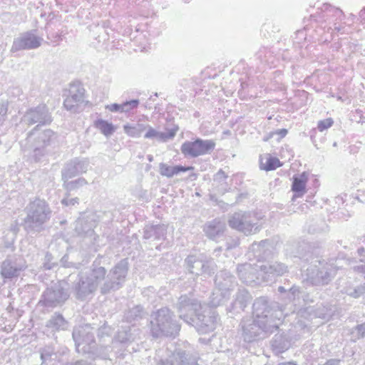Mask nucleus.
<instances>
[{"instance_id":"nucleus-53","label":"nucleus","mask_w":365,"mask_h":365,"mask_svg":"<svg viewBox=\"0 0 365 365\" xmlns=\"http://www.w3.org/2000/svg\"><path fill=\"white\" fill-rule=\"evenodd\" d=\"M360 24L365 28V7L359 13Z\"/></svg>"},{"instance_id":"nucleus-16","label":"nucleus","mask_w":365,"mask_h":365,"mask_svg":"<svg viewBox=\"0 0 365 365\" xmlns=\"http://www.w3.org/2000/svg\"><path fill=\"white\" fill-rule=\"evenodd\" d=\"M260 264L245 263L237 267V274L242 282L248 284H259L264 282L263 276L261 274Z\"/></svg>"},{"instance_id":"nucleus-49","label":"nucleus","mask_w":365,"mask_h":365,"mask_svg":"<svg viewBox=\"0 0 365 365\" xmlns=\"http://www.w3.org/2000/svg\"><path fill=\"white\" fill-rule=\"evenodd\" d=\"M106 108L111 112H120L121 113V104L113 103L107 105Z\"/></svg>"},{"instance_id":"nucleus-62","label":"nucleus","mask_w":365,"mask_h":365,"mask_svg":"<svg viewBox=\"0 0 365 365\" xmlns=\"http://www.w3.org/2000/svg\"><path fill=\"white\" fill-rule=\"evenodd\" d=\"M150 290V288H148V289H147L144 290L143 293H144V294H145V293H146V292H149Z\"/></svg>"},{"instance_id":"nucleus-2","label":"nucleus","mask_w":365,"mask_h":365,"mask_svg":"<svg viewBox=\"0 0 365 365\" xmlns=\"http://www.w3.org/2000/svg\"><path fill=\"white\" fill-rule=\"evenodd\" d=\"M179 317L189 324H195L197 331L200 334H207L212 331L217 325L218 316L215 311L211 309L203 310L202 304L196 299L186 295L181 296L177 304Z\"/></svg>"},{"instance_id":"nucleus-27","label":"nucleus","mask_w":365,"mask_h":365,"mask_svg":"<svg viewBox=\"0 0 365 365\" xmlns=\"http://www.w3.org/2000/svg\"><path fill=\"white\" fill-rule=\"evenodd\" d=\"M96 225L93 214L81 216L75 223V231L78 235L91 236Z\"/></svg>"},{"instance_id":"nucleus-57","label":"nucleus","mask_w":365,"mask_h":365,"mask_svg":"<svg viewBox=\"0 0 365 365\" xmlns=\"http://www.w3.org/2000/svg\"><path fill=\"white\" fill-rule=\"evenodd\" d=\"M157 365H173V361L172 360H171V361H169L167 359L166 360L161 359L157 364Z\"/></svg>"},{"instance_id":"nucleus-21","label":"nucleus","mask_w":365,"mask_h":365,"mask_svg":"<svg viewBox=\"0 0 365 365\" xmlns=\"http://www.w3.org/2000/svg\"><path fill=\"white\" fill-rule=\"evenodd\" d=\"M22 120L27 125L48 124L51 122V117L47 107L45 105H40L27 111Z\"/></svg>"},{"instance_id":"nucleus-23","label":"nucleus","mask_w":365,"mask_h":365,"mask_svg":"<svg viewBox=\"0 0 365 365\" xmlns=\"http://www.w3.org/2000/svg\"><path fill=\"white\" fill-rule=\"evenodd\" d=\"M274 247L272 242L268 240H262L259 243L254 242L250 247L248 252L249 257L252 256L260 264L261 261L270 258L273 255Z\"/></svg>"},{"instance_id":"nucleus-12","label":"nucleus","mask_w":365,"mask_h":365,"mask_svg":"<svg viewBox=\"0 0 365 365\" xmlns=\"http://www.w3.org/2000/svg\"><path fill=\"white\" fill-rule=\"evenodd\" d=\"M215 148L212 140L197 138L194 141H185L180 148L181 153L186 158H197L211 153Z\"/></svg>"},{"instance_id":"nucleus-31","label":"nucleus","mask_w":365,"mask_h":365,"mask_svg":"<svg viewBox=\"0 0 365 365\" xmlns=\"http://www.w3.org/2000/svg\"><path fill=\"white\" fill-rule=\"evenodd\" d=\"M307 180L308 177L305 173L299 176H294L292 185V190L294 192L293 198L300 197L306 192Z\"/></svg>"},{"instance_id":"nucleus-13","label":"nucleus","mask_w":365,"mask_h":365,"mask_svg":"<svg viewBox=\"0 0 365 365\" xmlns=\"http://www.w3.org/2000/svg\"><path fill=\"white\" fill-rule=\"evenodd\" d=\"M89 325L80 326L73 331V339L78 352L90 353L95 346L93 334Z\"/></svg>"},{"instance_id":"nucleus-9","label":"nucleus","mask_w":365,"mask_h":365,"mask_svg":"<svg viewBox=\"0 0 365 365\" xmlns=\"http://www.w3.org/2000/svg\"><path fill=\"white\" fill-rule=\"evenodd\" d=\"M237 285L235 277L227 270L219 272L215 278V290L210 297L212 307H218L227 302Z\"/></svg>"},{"instance_id":"nucleus-7","label":"nucleus","mask_w":365,"mask_h":365,"mask_svg":"<svg viewBox=\"0 0 365 365\" xmlns=\"http://www.w3.org/2000/svg\"><path fill=\"white\" fill-rule=\"evenodd\" d=\"M180 329V325L174 319L173 313L168 308H161L152 314L150 331L153 337L175 336Z\"/></svg>"},{"instance_id":"nucleus-45","label":"nucleus","mask_w":365,"mask_h":365,"mask_svg":"<svg viewBox=\"0 0 365 365\" xmlns=\"http://www.w3.org/2000/svg\"><path fill=\"white\" fill-rule=\"evenodd\" d=\"M333 120L331 118H327L319 121L317 128L319 131L322 132L333 125Z\"/></svg>"},{"instance_id":"nucleus-63","label":"nucleus","mask_w":365,"mask_h":365,"mask_svg":"<svg viewBox=\"0 0 365 365\" xmlns=\"http://www.w3.org/2000/svg\"><path fill=\"white\" fill-rule=\"evenodd\" d=\"M309 232H315V230H311V229H309Z\"/></svg>"},{"instance_id":"nucleus-22","label":"nucleus","mask_w":365,"mask_h":365,"mask_svg":"<svg viewBox=\"0 0 365 365\" xmlns=\"http://www.w3.org/2000/svg\"><path fill=\"white\" fill-rule=\"evenodd\" d=\"M26 267L25 262L21 258L8 257L1 264V274L4 279L17 277Z\"/></svg>"},{"instance_id":"nucleus-15","label":"nucleus","mask_w":365,"mask_h":365,"mask_svg":"<svg viewBox=\"0 0 365 365\" xmlns=\"http://www.w3.org/2000/svg\"><path fill=\"white\" fill-rule=\"evenodd\" d=\"M37 31L33 29L24 32L13 41L11 52L14 53L21 50H32L41 46L43 38L36 34Z\"/></svg>"},{"instance_id":"nucleus-10","label":"nucleus","mask_w":365,"mask_h":365,"mask_svg":"<svg viewBox=\"0 0 365 365\" xmlns=\"http://www.w3.org/2000/svg\"><path fill=\"white\" fill-rule=\"evenodd\" d=\"M260 219L255 212L239 211L230 215L227 222L232 229L251 235L261 230Z\"/></svg>"},{"instance_id":"nucleus-52","label":"nucleus","mask_w":365,"mask_h":365,"mask_svg":"<svg viewBox=\"0 0 365 365\" xmlns=\"http://www.w3.org/2000/svg\"><path fill=\"white\" fill-rule=\"evenodd\" d=\"M7 113V107L4 104H0V123L4 120V117Z\"/></svg>"},{"instance_id":"nucleus-47","label":"nucleus","mask_w":365,"mask_h":365,"mask_svg":"<svg viewBox=\"0 0 365 365\" xmlns=\"http://www.w3.org/2000/svg\"><path fill=\"white\" fill-rule=\"evenodd\" d=\"M62 205L65 206H73L77 204H78V197H73V198H63L61 200Z\"/></svg>"},{"instance_id":"nucleus-3","label":"nucleus","mask_w":365,"mask_h":365,"mask_svg":"<svg viewBox=\"0 0 365 365\" xmlns=\"http://www.w3.org/2000/svg\"><path fill=\"white\" fill-rule=\"evenodd\" d=\"M312 16L316 18L319 29L325 33V36L322 38L324 42L332 40L334 35L349 34L352 31L354 16L351 15V23H346L344 21L345 16L343 11L330 4H324L320 11Z\"/></svg>"},{"instance_id":"nucleus-26","label":"nucleus","mask_w":365,"mask_h":365,"mask_svg":"<svg viewBox=\"0 0 365 365\" xmlns=\"http://www.w3.org/2000/svg\"><path fill=\"white\" fill-rule=\"evenodd\" d=\"M251 300L252 296L250 292L246 289L240 288L234 295L233 301L227 309L234 314L240 313L245 311Z\"/></svg>"},{"instance_id":"nucleus-50","label":"nucleus","mask_w":365,"mask_h":365,"mask_svg":"<svg viewBox=\"0 0 365 365\" xmlns=\"http://www.w3.org/2000/svg\"><path fill=\"white\" fill-rule=\"evenodd\" d=\"M287 134V130L285 128L277 130L271 133V135H277L279 136L278 139H282L286 136Z\"/></svg>"},{"instance_id":"nucleus-44","label":"nucleus","mask_w":365,"mask_h":365,"mask_svg":"<svg viewBox=\"0 0 365 365\" xmlns=\"http://www.w3.org/2000/svg\"><path fill=\"white\" fill-rule=\"evenodd\" d=\"M316 314L319 318H321V319H323L325 320H329V318L331 317V312L330 310H329L328 309L325 308L324 307H323L322 308L319 307L317 309Z\"/></svg>"},{"instance_id":"nucleus-25","label":"nucleus","mask_w":365,"mask_h":365,"mask_svg":"<svg viewBox=\"0 0 365 365\" xmlns=\"http://www.w3.org/2000/svg\"><path fill=\"white\" fill-rule=\"evenodd\" d=\"M260 272L262 274L264 282H267L274 277L282 276L288 272V267L280 262H272L270 263H260Z\"/></svg>"},{"instance_id":"nucleus-33","label":"nucleus","mask_w":365,"mask_h":365,"mask_svg":"<svg viewBox=\"0 0 365 365\" xmlns=\"http://www.w3.org/2000/svg\"><path fill=\"white\" fill-rule=\"evenodd\" d=\"M148 128V124H144L138 121L136 123H126L123 125L124 133L131 138H140L142 133Z\"/></svg>"},{"instance_id":"nucleus-1","label":"nucleus","mask_w":365,"mask_h":365,"mask_svg":"<svg viewBox=\"0 0 365 365\" xmlns=\"http://www.w3.org/2000/svg\"><path fill=\"white\" fill-rule=\"evenodd\" d=\"M288 315L278 303H269L266 297L256 299L252 304V317H244L240 323L241 337L251 343L267 337L277 329L282 319Z\"/></svg>"},{"instance_id":"nucleus-30","label":"nucleus","mask_w":365,"mask_h":365,"mask_svg":"<svg viewBox=\"0 0 365 365\" xmlns=\"http://www.w3.org/2000/svg\"><path fill=\"white\" fill-rule=\"evenodd\" d=\"M173 365H198L197 357L182 349H176L172 354Z\"/></svg>"},{"instance_id":"nucleus-39","label":"nucleus","mask_w":365,"mask_h":365,"mask_svg":"<svg viewBox=\"0 0 365 365\" xmlns=\"http://www.w3.org/2000/svg\"><path fill=\"white\" fill-rule=\"evenodd\" d=\"M95 125L107 137L111 135L115 131V128L112 123L102 119L97 120L95 123Z\"/></svg>"},{"instance_id":"nucleus-34","label":"nucleus","mask_w":365,"mask_h":365,"mask_svg":"<svg viewBox=\"0 0 365 365\" xmlns=\"http://www.w3.org/2000/svg\"><path fill=\"white\" fill-rule=\"evenodd\" d=\"M166 235V227L164 225H156L146 226L144 229V238H155L160 240L163 238Z\"/></svg>"},{"instance_id":"nucleus-56","label":"nucleus","mask_w":365,"mask_h":365,"mask_svg":"<svg viewBox=\"0 0 365 365\" xmlns=\"http://www.w3.org/2000/svg\"><path fill=\"white\" fill-rule=\"evenodd\" d=\"M355 53H359L361 56H365V48L359 45V47L356 48Z\"/></svg>"},{"instance_id":"nucleus-58","label":"nucleus","mask_w":365,"mask_h":365,"mask_svg":"<svg viewBox=\"0 0 365 365\" xmlns=\"http://www.w3.org/2000/svg\"><path fill=\"white\" fill-rule=\"evenodd\" d=\"M324 365H340V361L335 359H331L328 361Z\"/></svg>"},{"instance_id":"nucleus-32","label":"nucleus","mask_w":365,"mask_h":365,"mask_svg":"<svg viewBox=\"0 0 365 365\" xmlns=\"http://www.w3.org/2000/svg\"><path fill=\"white\" fill-rule=\"evenodd\" d=\"M192 169V167H186L182 165L170 166L163 163H161L159 165V171L160 175L167 178H172L180 173H185Z\"/></svg>"},{"instance_id":"nucleus-42","label":"nucleus","mask_w":365,"mask_h":365,"mask_svg":"<svg viewBox=\"0 0 365 365\" xmlns=\"http://www.w3.org/2000/svg\"><path fill=\"white\" fill-rule=\"evenodd\" d=\"M139 105L138 100H131L128 101H125L121 103V113H128L130 110L135 109L138 108Z\"/></svg>"},{"instance_id":"nucleus-29","label":"nucleus","mask_w":365,"mask_h":365,"mask_svg":"<svg viewBox=\"0 0 365 365\" xmlns=\"http://www.w3.org/2000/svg\"><path fill=\"white\" fill-rule=\"evenodd\" d=\"M166 132L158 131L148 124V128L146 129L144 138L146 139H156L160 142H167L175 136L178 128L166 129Z\"/></svg>"},{"instance_id":"nucleus-28","label":"nucleus","mask_w":365,"mask_h":365,"mask_svg":"<svg viewBox=\"0 0 365 365\" xmlns=\"http://www.w3.org/2000/svg\"><path fill=\"white\" fill-rule=\"evenodd\" d=\"M225 229V222L219 218H215L205 223L203 231L209 239L216 240L224 235Z\"/></svg>"},{"instance_id":"nucleus-48","label":"nucleus","mask_w":365,"mask_h":365,"mask_svg":"<svg viewBox=\"0 0 365 365\" xmlns=\"http://www.w3.org/2000/svg\"><path fill=\"white\" fill-rule=\"evenodd\" d=\"M269 53L270 52L268 51L267 48H264L259 51V52L257 53V56H258V58L262 61H267L268 58H267V54H268V53L269 54Z\"/></svg>"},{"instance_id":"nucleus-8","label":"nucleus","mask_w":365,"mask_h":365,"mask_svg":"<svg viewBox=\"0 0 365 365\" xmlns=\"http://www.w3.org/2000/svg\"><path fill=\"white\" fill-rule=\"evenodd\" d=\"M336 269L324 260L312 259L303 274L304 281L312 285L328 284L336 275Z\"/></svg>"},{"instance_id":"nucleus-6","label":"nucleus","mask_w":365,"mask_h":365,"mask_svg":"<svg viewBox=\"0 0 365 365\" xmlns=\"http://www.w3.org/2000/svg\"><path fill=\"white\" fill-rule=\"evenodd\" d=\"M25 210L26 217L24 220V227L28 233L42 231L44 225L51 216V210L48 203L39 198L30 202Z\"/></svg>"},{"instance_id":"nucleus-41","label":"nucleus","mask_w":365,"mask_h":365,"mask_svg":"<svg viewBox=\"0 0 365 365\" xmlns=\"http://www.w3.org/2000/svg\"><path fill=\"white\" fill-rule=\"evenodd\" d=\"M65 184V187L67 190H75L79 187H81L84 185H86L87 184V181L83 178H78V180H73V181H66V182H64Z\"/></svg>"},{"instance_id":"nucleus-5","label":"nucleus","mask_w":365,"mask_h":365,"mask_svg":"<svg viewBox=\"0 0 365 365\" xmlns=\"http://www.w3.org/2000/svg\"><path fill=\"white\" fill-rule=\"evenodd\" d=\"M106 269L103 267H94L89 274H80L70 275L68 280L72 282V290L79 300H86L93 295L99 284L105 279Z\"/></svg>"},{"instance_id":"nucleus-40","label":"nucleus","mask_w":365,"mask_h":365,"mask_svg":"<svg viewBox=\"0 0 365 365\" xmlns=\"http://www.w3.org/2000/svg\"><path fill=\"white\" fill-rule=\"evenodd\" d=\"M281 166L280 161L278 158L269 156L266 161L263 169L265 170H273Z\"/></svg>"},{"instance_id":"nucleus-36","label":"nucleus","mask_w":365,"mask_h":365,"mask_svg":"<svg viewBox=\"0 0 365 365\" xmlns=\"http://www.w3.org/2000/svg\"><path fill=\"white\" fill-rule=\"evenodd\" d=\"M46 327L52 331L63 330L67 327V322L61 314H54L47 322Z\"/></svg>"},{"instance_id":"nucleus-61","label":"nucleus","mask_w":365,"mask_h":365,"mask_svg":"<svg viewBox=\"0 0 365 365\" xmlns=\"http://www.w3.org/2000/svg\"><path fill=\"white\" fill-rule=\"evenodd\" d=\"M223 134L226 135H231V131L230 130H226L223 131Z\"/></svg>"},{"instance_id":"nucleus-46","label":"nucleus","mask_w":365,"mask_h":365,"mask_svg":"<svg viewBox=\"0 0 365 365\" xmlns=\"http://www.w3.org/2000/svg\"><path fill=\"white\" fill-rule=\"evenodd\" d=\"M227 175L225 173V172L222 170H220L214 176V181L218 182H225L227 179Z\"/></svg>"},{"instance_id":"nucleus-14","label":"nucleus","mask_w":365,"mask_h":365,"mask_svg":"<svg viewBox=\"0 0 365 365\" xmlns=\"http://www.w3.org/2000/svg\"><path fill=\"white\" fill-rule=\"evenodd\" d=\"M68 296L63 282H58L43 292L39 303L47 307H55L63 303Z\"/></svg>"},{"instance_id":"nucleus-18","label":"nucleus","mask_w":365,"mask_h":365,"mask_svg":"<svg viewBox=\"0 0 365 365\" xmlns=\"http://www.w3.org/2000/svg\"><path fill=\"white\" fill-rule=\"evenodd\" d=\"M278 292L280 294V299L287 304H290L289 309L291 312H294L295 310L292 307L299 306L301 305L302 301H305L304 292L298 286H279L278 287Z\"/></svg>"},{"instance_id":"nucleus-54","label":"nucleus","mask_w":365,"mask_h":365,"mask_svg":"<svg viewBox=\"0 0 365 365\" xmlns=\"http://www.w3.org/2000/svg\"><path fill=\"white\" fill-rule=\"evenodd\" d=\"M101 349H103V353L101 355H99L98 356L103 359H108V353L109 351V349L108 346H105V347H101Z\"/></svg>"},{"instance_id":"nucleus-4","label":"nucleus","mask_w":365,"mask_h":365,"mask_svg":"<svg viewBox=\"0 0 365 365\" xmlns=\"http://www.w3.org/2000/svg\"><path fill=\"white\" fill-rule=\"evenodd\" d=\"M58 135L51 129L40 130L38 125L20 143L24 151H29L35 162L51 154L57 144Z\"/></svg>"},{"instance_id":"nucleus-20","label":"nucleus","mask_w":365,"mask_h":365,"mask_svg":"<svg viewBox=\"0 0 365 365\" xmlns=\"http://www.w3.org/2000/svg\"><path fill=\"white\" fill-rule=\"evenodd\" d=\"M89 166V161L85 158H76L68 162L61 171L62 179L66 182L69 179L86 173Z\"/></svg>"},{"instance_id":"nucleus-55","label":"nucleus","mask_w":365,"mask_h":365,"mask_svg":"<svg viewBox=\"0 0 365 365\" xmlns=\"http://www.w3.org/2000/svg\"><path fill=\"white\" fill-rule=\"evenodd\" d=\"M354 269L359 272L364 274V277H365V262L361 265L356 266L354 267Z\"/></svg>"},{"instance_id":"nucleus-11","label":"nucleus","mask_w":365,"mask_h":365,"mask_svg":"<svg viewBox=\"0 0 365 365\" xmlns=\"http://www.w3.org/2000/svg\"><path fill=\"white\" fill-rule=\"evenodd\" d=\"M128 271V262L126 259L120 260L107 275L106 279L101 287L103 294L119 289L125 283Z\"/></svg>"},{"instance_id":"nucleus-38","label":"nucleus","mask_w":365,"mask_h":365,"mask_svg":"<svg viewBox=\"0 0 365 365\" xmlns=\"http://www.w3.org/2000/svg\"><path fill=\"white\" fill-rule=\"evenodd\" d=\"M143 314L144 312L143 307L140 305H137L129 309L125 314V319L128 322L132 323L138 320L139 319H141Z\"/></svg>"},{"instance_id":"nucleus-35","label":"nucleus","mask_w":365,"mask_h":365,"mask_svg":"<svg viewBox=\"0 0 365 365\" xmlns=\"http://www.w3.org/2000/svg\"><path fill=\"white\" fill-rule=\"evenodd\" d=\"M358 47V44L351 43L346 38H341V41L339 43H335L333 46L334 49L336 51H338L341 48V53L346 57H351L353 54H355Z\"/></svg>"},{"instance_id":"nucleus-43","label":"nucleus","mask_w":365,"mask_h":365,"mask_svg":"<svg viewBox=\"0 0 365 365\" xmlns=\"http://www.w3.org/2000/svg\"><path fill=\"white\" fill-rule=\"evenodd\" d=\"M346 293L351 297L359 298L365 293V285L346 289Z\"/></svg>"},{"instance_id":"nucleus-24","label":"nucleus","mask_w":365,"mask_h":365,"mask_svg":"<svg viewBox=\"0 0 365 365\" xmlns=\"http://www.w3.org/2000/svg\"><path fill=\"white\" fill-rule=\"evenodd\" d=\"M139 335L140 329L134 325L125 327L122 330L118 331L113 340V347L119 344L122 347L127 348L131 343L139 338Z\"/></svg>"},{"instance_id":"nucleus-59","label":"nucleus","mask_w":365,"mask_h":365,"mask_svg":"<svg viewBox=\"0 0 365 365\" xmlns=\"http://www.w3.org/2000/svg\"><path fill=\"white\" fill-rule=\"evenodd\" d=\"M49 356L50 355L48 354H45L42 352L41 354V358L42 359L43 361H45Z\"/></svg>"},{"instance_id":"nucleus-64","label":"nucleus","mask_w":365,"mask_h":365,"mask_svg":"<svg viewBox=\"0 0 365 365\" xmlns=\"http://www.w3.org/2000/svg\"><path fill=\"white\" fill-rule=\"evenodd\" d=\"M148 160H149L150 161H151V160H152V157H151V156H150V157H149V158H148Z\"/></svg>"},{"instance_id":"nucleus-37","label":"nucleus","mask_w":365,"mask_h":365,"mask_svg":"<svg viewBox=\"0 0 365 365\" xmlns=\"http://www.w3.org/2000/svg\"><path fill=\"white\" fill-rule=\"evenodd\" d=\"M272 349L277 353H282L289 347V342L282 335H275L272 341Z\"/></svg>"},{"instance_id":"nucleus-19","label":"nucleus","mask_w":365,"mask_h":365,"mask_svg":"<svg viewBox=\"0 0 365 365\" xmlns=\"http://www.w3.org/2000/svg\"><path fill=\"white\" fill-rule=\"evenodd\" d=\"M85 89L78 83L71 84L69 95L64 100L63 106L66 110L78 112L79 106L84 101Z\"/></svg>"},{"instance_id":"nucleus-60","label":"nucleus","mask_w":365,"mask_h":365,"mask_svg":"<svg viewBox=\"0 0 365 365\" xmlns=\"http://www.w3.org/2000/svg\"><path fill=\"white\" fill-rule=\"evenodd\" d=\"M278 365H297V364L293 362H286V363H281Z\"/></svg>"},{"instance_id":"nucleus-51","label":"nucleus","mask_w":365,"mask_h":365,"mask_svg":"<svg viewBox=\"0 0 365 365\" xmlns=\"http://www.w3.org/2000/svg\"><path fill=\"white\" fill-rule=\"evenodd\" d=\"M356 329L359 337L362 338L365 336V323L356 326Z\"/></svg>"},{"instance_id":"nucleus-17","label":"nucleus","mask_w":365,"mask_h":365,"mask_svg":"<svg viewBox=\"0 0 365 365\" xmlns=\"http://www.w3.org/2000/svg\"><path fill=\"white\" fill-rule=\"evenodd\" d=\"M185 262L189 272L195 275L202 273L210 275L215 269L213 260H204L199 256L190 255L186 258Z\"/></svg>"}]
</instances>
